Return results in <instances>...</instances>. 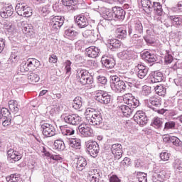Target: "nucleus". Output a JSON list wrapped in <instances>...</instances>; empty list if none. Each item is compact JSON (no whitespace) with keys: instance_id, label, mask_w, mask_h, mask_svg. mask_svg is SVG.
I'll use <instances>...</instances> for the list:
<instances>
[{"instance_id":"nucleus-1","label":"nucleus","mask_w":182,"mask_h":182,"mask_svg":"<svg viewBox=\"0 0 182 182\" xmlns=\"http://www.w3.org/2000/svg\"><path fill=\"white\" fill-rule=\"evenodd\" d=\"M85 114L87 123L91 126H100L103 123L102 113L93 108H87Z\"/></svg>"},{"instance_id":"nucleus-2","label":"nucleus","mask_w":182,"mask_h":182,"mask_svg":"<svg viewBox=\"0 0 182 182\" xmlns=\"http://www.w3.org/2000/svg\"><path fill=\"white\" fill-rule=\"evenodd\" d=\"M16 11L19 16H23L24 18L32 16V9L22 1H18L16 6Z\"/></svg>"},{"instance_id":"nucleus-3","label":"nucleus","mask_w":182,"mask_h":182,"mask_svg":"<svg viewBox=\"0 0 182 182\" xmlns=\"http://www.w3.org/2000/svg\"><path fill=\"white\" fill-rule=\"evenodd\" d=\"M77 79L81 85H93V77L86 70H81L77 72Z\"/></svg>"},{"instance_id":"nucleus-4","label":"nucleus","mask_w":182,"mask_h":182,"mask_svg":"<svg viewBox=\"0 0 182 182\" xmlns=\"http://www.w3.org/2000/svg\"><path fill=\"white\" fill-rule=\"evenodd\" d=\"M63 23H65V17L62 16H51L49 22L51 32H58Z\"/></svg>"},{"instance_id":"nucleus-5","label":"nucleus","mask_w":182,"mask_h":182,"mask_svg":"<svg viewBox=\"0 0 182 182\" xmlns=\"http://www.w3.org/2000/svg\"><path fill=\"white\" fill-rule=\"evenodd\" d=\"M95 99L101 105H109L112 100V96L106 91L97 90L95 92Z\"/></svg>"},{"instance_id":"nucleus-6","label":"nucleus","mask_w":182,"mask_h":182,"mask_svg":"<svg viewBox=\"0 0 182 182\" xmlns=\"http://www.w3.org/2000/svg\"><path fill=\"white\" fill-rule=\"evenodd\" d=\"M85 147L88 154L91 157H97L100 148L99 147V144L96 141L89 140L85 142Z\"/></svg>"},{"instance_id":"nucleus-7","label":"nucleus","mask_w":182,"mask_h":182,"mask_svg":"<svg viewBox=\"0 0 182 182\" xmlns=\"http://www.w3.org/2000/svg\"><path fill=\"white\" fill-rule=\"evenodd\" d=\"M123 100L125 105H127L131 109H136V107H139V105H140V102L137 100L132 94L127 93L123 95Z\"/></svg>"},{"instance_id":"nucleus-8","label":"nucleus","mask_w":182,"mask_h":182,"mask_svg":"<svg viewBox=\"0 0 182 182\" xmlns=\"http://www.w3.org/2000/svg\"><path fill=\"white\" fill-rule=\"evenodd\" d=\"M63 119L65 123L72 126H77L82 122V117L77 114H66L63 115Z\"/></svg>"},{"instance_id":"nucleus-9","label":"nucleus","mask_w":182,"mask_h":182,"mask_svg":"<svg viewBox=\"0 0 182 182\" xmlns=\"http://www.w3.org/2000/svg\"><path fill=\"white\" fill-rule=\"evenodd\" d=\"M144 103L146 107L152 109V110H157V108L161 106V99L157 97H151L144 100Z\"/></svg>"},{"instance_id":"nucleus-10","label":"nucleus","mask_w":182,"mask_h":182,"mask_svg":"<svg viewBox=\"0 0 182 182\" xmlns=\"http://www.w3.org/2000/svg\"><path fill=\"white\" fill-rule=\"evenodd\" d=\"M42 133L45 137H53L56 134V128L49 123L41 124Z\"/></svg>"},{"instance_id":"nucleus-11","label":"nucleus","mask_w":182,"mask_h":182,"mask_svg":"<svg viewBox=\"0 0 182 182\" xmlns=\"http://www.w3.org/2000/svg\"><path fill=\"white\" fill-rule=\"evenodd\" d=\"M78 130L82 137H92L93 136V129L86 124L79 125Z\"/></svg>"},{"instance_id":"nucleus-12","label":"nucleus","mask_w":182,"mask_h":182,"mask_svg":"<svg viewBox=\"0 0 182 182\" xmlns=\"http://www.w3.org/2000/svg\"><path fill=\"white\" fill-rule=\"evenodd\" d=\"M132 33H143V24L140 21H136L133 26L128 27V35L132 36Z\"/></svg>"},{"instance_id":"nucleus-13","label":"nucleus","mask_w":182,"mask_h":182,"mask_svg":"<svg viewBox=\"0 0 182 182\" xmlns=\"http://www.w3.org/2000/svg\"><path fill=\"white\" fill-rule=\"evenodd\" d=\"M134 120L139 126L147 124V116H146V113L143 111H137L134 115Z\"/></svg>"},{"instance_id":"nucleus-14","label":"nucleus","mask_w":182,"mask_h":182,"mask_svg":"<svg viewBox=\"0 0 182 182\" xmlns=\"http://www.w3.org/2000/svg\"><path fill=\"white\" fill-rule=\"evenodd\" d=\"M148 79L149 83H159L164 80V75L160 71H154L149 75Z\"/></svg>"},{"instance_id":"nucleus-15","label":"nucleus","mask_w":182,"mask_h":182,"mask_svg":"<svg viewBox=\"0 0 182 182\" xmlns=\"http://www.w3.org/2000/svg\"><path fill=\"white\" fill-rule=\"evenodd\" d=\"M75 25L82 29L83 28H86V26H89V21L87 20V17L84 15H78L74 17Z\"/></svg>"},{"instance_id":"nucleus-16","label":"nucleus","mask_w":182,"mask_h":182,"mask_svg":"<svg viewBox=\"0 0 182 182\" xmlns=\"http://www.w3.org/2000/svg\"><path fill=\"white\" fill-rule=\"evenodd\" d=\"M111 151L117 160H120L123 156V146L120 144H114L111 146Z\"/></svg>"},{"instance_id":"nucleus-17","label":"nucleus","mask_w":182,"mask_h":182,"mask_svg":"<svg viewBox=\"0 0 182 182\" xmlns=\"http://www.w3.org/2000/svg\"><path fill=\"white\" fill-rule=\"evenodd\" d=\"M0 15L1 18H4V19L9 18V16H12V15H14V6L12 4H9L1 8Z\"/></svg>"},{"instance_id":"nucleus-18","label":"nucleus","mask_w":182,"mask_h":182,"mask_svg":"<svg viewBox=\"0 0 182 182\" xmlns=\"http://www.w3.org/2000/svg\"><path fill=\"white\" fill-rule=\"evenodd\" d=\"M114 21H123L126 17V11L121 7H113Z\"/></svg>"},{"instance_id":"nucleus-19","label":"nucleus","mask_w":182,"mask_h":182,"mask_svg":"<svg viewBox=\"0 0 182 182\" xmlns=\"http://www.w3.org/2000/svg\"><path fill=\"white\" fill-rule=\"evenodd\" d=\"M135 70L139 79H144L147 76V73H149V68L142 64H138L135 67Z\"/></svg>"},{"instance_id":"nucleus-20","label":"nucleus","mask_w":182,"mask_h":182,"mask_svg":"<svg viewBox=\"0 0 182 182\" xmlns=\"http://www.w3.org/2000/svg\"><path fill=\"white\" fill-rule=\"evenodd\" d=\"M102 65L107 68V69H113L114 68V65H116V61L114 58L103 56L101 59Z\"/></svg>"},{"instance_id":"nucleus-21","label":"nucleus","mask_w":182,"mask_h":182,"mask_svg":"<svg viewBox=\"0 0 182 182\" xmlns=\"http://www.w3.org/2000/svg\"><path fill=\"white\" fill-rule=\"evenodd\" d=\"M82 36L86 38L88 42H95L97 41V34L93 30H86L82 33Z\"/></svg>"},{"instance_id":"nucleus-22","label":"nucleus","mask_w":182,"mask_h":182,"mask_svg":"<svg viewBox=\"0 0 182 182\" xmlns=\"http://www.w3.org/2000/svg\"><path fill=\"white\" fill-rule=\"evenodd\" d=\"M121 77L129 87H133L136 85V79L133 78L129 73L122 74Z\"/></svg>"},{"instance_id":"nucleus-23","label":"nucleus","mask_w":182,"mask_h":182,"mask_svg":"<svg viewBox=\"0 0 182 182\" xmlns=\"http://www.w3.org/2000/svg\"><path fill=\"white\" fill-rule=\"evenodd\" d=\"M70 149L72 150H80L82 149V142L78 138H71L68 141Z\"/></svg>"},{"instance_id":"nucleus-24","label":"nucleus","mask_w":182,"mask_h":182,"mask_svg":"<svg viewBox=\"0 0 182 182\" xmlns=\"http://www.w3.org/2000/svg\"><path fill=\"white\" fill-rule=\"evenodd\" d=\"M7 156L9 159L14 160V161H19L22 159V154L13 149L7 151Z\"/></svg>"},{"instance_id":"nucleus-25","label":"nucleus","mask_w":182,"mask_h":182,"mask_svg":"<svg viewBox=\"0 0 182 182\" xmlns=\"http://www.w3.org/2000/svg\"><path fill=\"white\" fill-rule=\"evenodd\" d=\"M168 21L171 22L172 26L175 28H181L182 18L178 16H168Z\"/></svg>"},{"instance_id":"nucleus-26","label":"nucleus","mask_w":182,"mask_h":182,"mask_svg":"<svg viewBox=\"0 0 182 182\" xmlns=\"http://www.w3.org/2000/svg\"><path fill=\"white\" fill-rule=\"evenodd\" d=\"M126 83L124 80H121L115 85H111L112 90L116 93H122V92H124V90H126Z\"/></svg>"},{"instance_id":"nucleus-27","label":"nucleus","mask_w":182,"mask_h":182,"mask_svg":"<svg viewBox=\"0 0 182 182\" xmlns=\"http://www.w3.org/2000/svg\"><path fill=\"white\" fill-rule=\"evenodd\" d=\"M141 4L143 11H144V12H146V14H147L148 15H150V14H151V11H153V4H151V1L141 0Z\"/></svg>"},{"instance_id":"nucleus-28","label":"nucleus","mask_w":182,"mask_h":182,"mask_svg":"<svg viewBox=\"0 0 182 182\" xmlns=\"http://www.w3.org/2000/svg\"><path fill=\"white\" fill-rule=\"evenodd\" d=\"M86 55H88L89 58H97L99 55V52H100V49L95 46H90L85 49Z\"/></svg>"},{"instance_id":"nucleus-29","label":"nucleus","mask_w":182,"mask_h":182,"mask_svg":"<svg viewBox=\"0 0 182 182\" xmlns=\"http://www.w3.org/2000/svg\"><path fill=\"white\" fill-rule=\"evenodd\" d=\"M154 177H155L158 181L163 182L168 177V173L164 170L154 171Z\"/></svg>"},{"instance_id":"nucleus-30","label":"nucleus","mask_w":182,"mask_h":182,"mask_svg":"<svg viewBox=\"0 0 182 182\" xmlns=\"http://www.w3.org/2000/svg\"><path fill=\"white\" fill-rule=\"evenodd\" d=\"M30 70H35L41 65V62L35 58H28L26 61Z\"/></svg>"},{"instance_id":"nucleus-31","label":"nucleus","mask_w":182,"mask_h":182,"mask_svg":"<svg viewBox=\"0 0 182 182\" xmlns=\"http://www.w3.org/2000/svg\"><path fill=\"white\" fill-rule=\"evenodd\" d=\"M142 58H144V60H146V62H149V63H153L157 60V56L149 51H146L142 54Z\"/></svg>"},{"instance_id":"nucleus-32","label":"nucleus","mask_w":182,"mask_h":182,"mask_svg":"<svg viewBox=\"0 0 182 182\" xmlns=\"http://www.w3.org/2000/svg\"><path fill=\"white\" fill-rule=\"evenodd\" d=\"M119 109L120 112H122V114L125 116V117H129L134 110L128 105H120Z\"/></svg>"},{"instance_id":"nucleus-33","label":"nucleus","mask_w":182,"mask_h":182,"mask_svg":"<svg viewBox=\"0 0 182 182\" xmlns=\"http://www.w3.org/2000/svg\"><path fill=\"white\" fill-rule=\"evenodd\" d=\"M87 166V161L82 156H79L77 161V168L79 171L85 170V168Z\"/></svg>"},{"instance_id":"nucleus-34","label":"nucleus","mask_w":182,"mask_h":182,"mask_svg":"<svg viewBox=\"0 0 182 182\" xmlns=\"http://www.w3.org/2000/svg\"><path fill=\"white\" fill-rule=\"evenodd\" d=\"M27 79L30 83H37L41 80L39 75L36 73L29 72L27 75Z\"/></svg>"},{"instance_id":"nucleus-35","label":"nucleus","mask_w":182,"mask_h":182,"mask_svg":"<svg viewBox=\"0 0 182 182\" xmlns=\"http://www.w3.org/2000/svg\"><path fill=\"white\" fill-rule=\"evenodd\" d=\"M118 58L122 60H130L133 58V51L132 50H124L118 54Z\"/></svg>"},{"instance_id":"nucleus-36","label":"nucleus","mask_w":182,"mask_h":182,"mask_svg":"<svg viewBox=\"0 0 182 182\" xmlns=\"http://www.w3.org/2000/svg\"><path fill=\"white\" fill-rule=\"evenodd\" d=\"M154 9V13L159 16H161L163 15V6L160 2H154L152 4V10Z\"/></svg>"},{"instance_id":"nucleus-37","label":"nucleus","mask_w":182,"mask_h":182,"mask_svg":"<svg viewBox=\"0 0 182 182\" xmlns=\"http://www.w3.org/2000/svg\"><path fill=\"white\" fill-rule=\"evenodd\" d=\"M108 43L109 45V49H112L113 50H114V49H119V48L122 46V42L116 38L108 40Z\"/></svg>"},{"instance_id":"nucleus-38","label":"nucleus","mask_w":182,"mask_h":182,"mask_svg":"<svg viewBox=\"0 0 182 182\" xmlns=\"http://www.w3.org/2000/svg\"><path fill=\"white\" fill-rule=\"evenodd\" d=\"M4 28L6 33H9V35H13L16 31L15 25L12 24V23H5Z\"/></svg>"},{"instance_id":"nucleus-39","label":"nucleus","mask_w":182,"mask_h":182,"mask_svg":"<svg viewBox=\"0 0 182 182\" xmlns=\"http://www.w3.org/2000/svg\"><path fill=\"white\" fill-rule=\"evenodd\" d=\"M60 129L63 136H72L75 134V129L65 126H60Z\"/></svg>"},{"instance_id":"nucleus-40","label":"nucleus","mask_w":182,"mask_h":182,"mask_svg":"<svg viewBox=\"0 0 182 182\" xmlns=\"http://www.w3.org/2000/svg\"><path fill=\"white\" fill-rule=\"evenodd\" d=\"M9 107L10 112H12V113H18V112H19V108L18 107V102L16 100H10L9 102Z\"/></svg>"},{"instance_id":"nucleus-41","label":"nucleus","mask_w":182,"mask_h":182,"mask_svg":"<svg viewBox=\"0 0 182 182\" xmlns=\"http://www.w3.org/2000/svg\"><path fill=\"white\" fill-rule=\"evenodd\" d=\"M65 36L67 39H70V41H75L77 36V32L68 29L65 31Z\"/></svg>"},{"instance_id":"nucleus-42","label":"nucleus","mask_w":182,"mask_h":182,"mask_svg":"<svg viewBox=\"0 0 182 182\" xmlns=\"http://www.w3.org/2000/svg\"><path fill=\"white\" fill-rule=\"evenodd\" d=\"M172 166L176 171L178 173H182V160L181 159H175L172 164Z\"/></svg>"},{"instance_id":"nucleus-43","label":"nucleus","mask_w":182,"mask_h":182,"mask_svg":"<svg viewBox=\"0 0 182 182\" xmlns=\"http://www.w3.org/2000/svg\"><path fill=\"white\" fill-rule=\"evenodd\" d=\"M82 105H83V102L82 100V97H76L73 103V107L75 110H79L80 107H82Z\"/></svg>"},{"instance_id":"nucleus-44","label":"nucleus","mask_w":182,"mask_h":182,"mask_svg":"<svg viewBox=\"0 0 182 182\" xmlns=\"http://www.w3.org/2000/svg\"><path fill=\"white\" fill-rule=\"evenodd\" d=\"M117 37L119 39H124L127 36V31L123 28H118L116 30Z\"/></svg>"},{"instance_id":"nucleus-45","label":"nucleus","mask_w":182,"mask_h":182,"mask_svg":"<svg viewBox=\"0 0 182 182\" xmlns=\"http://www.w3.org/2000/svg\"><path fill=\"white\" fill-rule=\"evenodd\" d=\"M22 31L23 33L26 35H33V26H31V24H24V26L22 28Z\"/></svg>"},{"instance_id":"nucleus-46","label":"nucleus","mask_w":182,"mask_h":182,"mask_svg":"<svg viewBox=\"0 0 182 182\" xmlns=\"http://www.w3.org/2000/svg\"><path fill=\"white\" fill-rule=\"evenodd\" d=\"M146 33H147V36H144V39L145 42L148 45H154L156 42V39L150 36V33H151V31L146 30Z\"/></svg>"},{"instance_id":"nucleus-47","label":"nucleus","mask_w":182,"mask_h":182,"mask_svg":"<svg viewBox=\"0 0 182 182\" xmlns=\"http://www.w3.org/2000/svg\"><path fill=\"white\" fill-rule=\"evenodd\" d=\"M103 17L106 21H114V14L113 10L110 11L109 9H107Z\"/></svg>"},{"instance_id":"nucleus-48","label":"nucleus","mask_w":182,"mask_h":182,"mask_svg":"<svg viewBox=\"0 0 182 182\" xmlns=\"http://www.w3.org/2000/svg\"><path fill=\"white\" fill-rule=\"evenodd\" d=\"M53 9L54 12H57L58 14L63 12L65 11V5L63 3H55L53 5Z\"/></svg>"},{"instance_id":"nucleus-49","label":"nucleus","mask_w":182,"mask_h":182,"mask_svg":"<svg viewBox=\"0 0 182 182\" xmlns=\"http://www.w3.org/2000/svg\"><path fill=\"white\" fill-rule=\"evenodd\" d=\"M7 182H18L21 180V175L18 173H14L6 178Z\"/></svg>"},{"instance_id":"nucleus-50","label":"nucleus","mask_w":182,"mask_h":182,"mask_svg":"<svg viewBox=\"0 0 182 182\" xmlns=\"http://www.w3.org/2000/svg\"><path fill=\"white\" fill-rule=\"evenodd\" d=\"M54 147L56 150H65V142L60 139H56L54 141Z\"/></svg>"},{"instance_id":"nucleus-51","label":"nucleus","mask_w":182,"mask_h":182,"mask_svg":"<svg viewBox=\"0 0 182 182\" xmlns=\"http://www.w3.org/2000/svg\"><path fill=\"white\" fill-rule=\"evenodd\" d=\"M163 125V121H161V118L159 117H154L152 122L151 126L154 127L155 129H160L161 126Z\"/></svg>"},{"instance_id":"nucleus-52","label":"nucleus","mask_w":182,"mask_h":182,"mask_svg":"<svg viewBox=\"0 0 182 182\" xmlns=\"http://www.w3.org/2000/svg\"><path fill=\"white\" fill-rule=\"evenodd\" d=\"M155 92L159 96H165L166 95V88L163 85H156L155 87Z\"/></svg>"},{"instance_id":"nucleus-53","label":"nucleus","mask_w":182,"mask_h":182,"mask_svg":"<svg viewBox=\"0 0 182 182\" xmlns=\"http://www.w3.org/2000/svg\"><path fill=\"white\" fill-rule=\"evenodd\" d=\"M136 177L139 182H147V174L143 172H137Z\"/></svg>"},{"instance_id":"nucleus-54","label":"nucleus","mask_w":182,"mask_h":182,"mask_svg":"<svg viewBox=\"0 0 182 182\" xmlns=\"http://www.w3.org/2000/svg\"><path fill=\"white\" fill-rule=\"evenodd\" d=\"M151 93V87L144 85L142 87V90L141 92V94L142 96H149Z\"/></svg>"},{"instance_id":"nucleus-55","label":"nucleus","mask_w":182,"mask_h":182,"mask_svg":"<svg viewBox=\"0 0 182 182\" xmlns=\"http://www.w3.org/2000/svg\"><path fill=\"white\" fill-rule=\"evenodd\" d=\"M176 128V122L173 121H168L165 123L164 130H173Z\"/></svg>"},{"instance_id":"nucleus-56","label":"nucleus","mask_w":182,"mask_h":182,"mask_svg":"<svg viewBox=\"0 0 182 182\" xmlns=\"http://www.w3.org/2000/svg\"><path fill=\"white\" fill-rule=\"evenodd\" d=\"M30 68L29 66L28 65V63L26 61H23L21 65H20V72L21 73H25V72H29Z\"/></svg>"},{"instance_id":"nucleus-57","label":"nucleus","mask_w":182,"mask_h":182,"mask_svg":"<svg viewBox=\"0 0 182 182\" xmlns=\"http://www.w3.org/2000/svg\"><path fill=\"white\" fill-rule=\"evenodd\" d=\"M100 175L99 173H93V174H89L87 176V179L90 182H99V177Z\"/></svg>"},{"instance_id":"nucleus-58","label":"nucleus","mask_w":182,"mask_h":182,"mask_svg":"<svg viewBox=\"0 0 182 182\" xmlns=\"http://www.w3.org/2000/svg\"><path fill=\"white\" fill-rule=\"evenodd\" d=\"M64 6H70L77 5V0H62Z\"/></svg>"},{"instance_id":"nucleus-59","label":"nucleus","mask_w":182,"mask_h":182,"mask_svg":"<svg viewBox=\"0 0 182 182\" xmlns=\"http://www.w3.org/2000/svg\"><path fill=\"white\" fill-rule=\"evenodd\" d=\"M171 143H172V144L176 147H180L181 141H180V139H178L177 136H171Z\"/></svg>"},{"instance_id":"nucleus-60","label":"nucleus","mask_w":182,"mask_h":182,"mask_svg":"<svg viewBox=\"0 0 182 182\" xmlns=\"http://www.w3.org/2000/svg\"><path fill=\"white\" fill-rule=\"evenodd\" d=\"M97 82L100 85H103L105 86L107 83V78L105 76L99 75L97 77Z\"/></svg>"},{"instance_id":"nucleus-61","label":"nucleus","mask_w":182,"mask_h":182,"mask_svg":"<svg viewBox=\"0 0 182 182\" xmlns=\"http://www.w3.org/2000/svg\"><path fill=\"white\" fill-rule=\"evenodd\" d=\"M1 111L3 114V116H4V119H9V117H11V112H9V109H8L7 108H1Z\"/></svg>"},{"instance_id":"nucleus-62","label":"nucleus","mask_w":182,"mask_h":182,"mask_svg":"<svg viewBox=\"0 0 182 182\" xmlns=\"http://www.w3.org/2000/svg\"><path fill=\"white\" fill-rule=\"evenodd\" d=\"M132 36L131 39L132 42H136V41L139 40L141 38L142 33H132Z\"/></svg>"},{"instance_id":"nucleus-63","label":"nucleus","mask_w":182,"mask_h":182,"mask_svg":"<svg viewBox=\"0 0 182 182\" xmlns=\"http://www.w3.org/2000/svg\"><path fill=\"white\" fill-rule=\"evenodd\" d=\"M132 164V161L128 157H125L122 161H121V166L123 167H129Z\"/></svg>"},{"instance_id":"nucleus-64","label":"nucleus","mask_w":182,"mask_h":182,"mask_svg":"<svg viewBox=\"0 0 182 182\" xmlns=\"http://www.w3.org/2000/svg\"><path fill=\"white\" fill-rule=\"evenodd\" d=\"M160 157L164 161H168L170 160V154L168 152H161Z\"/></svg>"}]
</instances>
